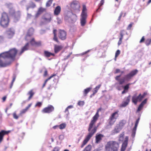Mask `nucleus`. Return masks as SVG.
I'll list each match as a JSON object with an SVG mask.
<instances>
[{
    "mask_svg": "<svg viewBox=\"0 0 151 151\" xmlns=\"http://www.w3.org/2000/svg\"><path fill=\"white\" fill-rule=\"evenodd\" d=\"M40 42H36L34 38H32L30 42L27 43L22 48L21 51L19 53V55H21L24 51L28 50L31 48V46L37 47L40 46Z\"/></svg>",
    "mask_w": 151,
    "mask_h": 151,
    "instance_id": "4",
    "label": "nucleus"
},
{
    "mask_svg": "<svg viewBox=\"0 0 151 151\" xmlns=\"http://www.w3.org/2000/svg\"><path fill=\"white\" fill-rule=\"evenodd\" d=\"M136 131V130L133 129L132 134V137H135Z\"/></svg>",
    "mask_w": 151,
    "mask_h": 151,
    "instance_id": "47",
    "label": "nucleus"
},
{
    "mask_svg": "<svg viewBox=\"0 0 151 151\" xmlns=\"http://www.w3.org/2000/svg\"><path fill=\"white\" fill-rule=\"evenodd\" d=\"M138 72V70L136 69L132 71L129 74L125 75L122 78V80H124V82L125 81H129L134 76L137 74Z\"/></svg>",
    "mask_w": 151,
    "mask_h": 151,
    "instance_id": "9",
    "label": "nucleus"
},
{
    "mask_svg": "<svg viewBox=\"0 0 151 151\" xmlns=\"http://www.w3.org/2000/svg\"><path fill=\"white\" fill-rule=\"evenodd\" d=\"M4 40V37L2 36H0V43Z\"/></svg>",
    "mask_w": 151,
    "mask_h": 151,
    "instance_id": "62",
    "label": "nucleus"
},
{
    "mask_svg": "<svg viewBox=\"0 0 151 151\" xmlns=\"http://www.w3.org/2000/svg\"><path fill=\"white\" fill-rule=\"evenodd\" d=\"M55 75H56L55 74H53V75H52V76H51L49 78H48L46 79L45 81V82L42 86V88H44V87L45 86L48 80H50L51 78H52L54 76H55Z\"/></svg>",
    "mask_w": 151,
    "mask_h": 151,
    "instance_id": "30",
    "label": "nucleus"
},
{
    "mask_svg": "<svg viewBox=\"0 0 151 151\" xmlns=\"http://www.w3.org/2000/svg\"><path fill=\"white\" fill-rule=\"evenodd\" d=\"M147 101V99H145L140 104V105L143 106L146 103Z\"/></svg>",
    "mask_w": 151,
    "mask_h": 151,
    "instance_id": "48",
    "label": "nucleus"
},
{
    "mask_svg": "<svg viewBox=\"0 0 151 151\" xmlns=\"http://www.w3.org/2000/svg\"><path fill=\"white\" fill-rule=\"evenodd\" d=\"M57 31V30L54 29L53 31V34L54 35V37H53V40L54 41H55L57 42H58V39L57 37V35L56 34V32Z\"/></svg>",
    "mask_w": 151,
    "mask_h": 151,
    "instance_id": "31",
    "label": "nucleus"
},
{
    "mask_svg": "<svg viewBox=\"0 0 151 151\" xmlns=\"http://www.w3.org/2000/svg\"><path fill=\"white\" fill-rule=\"evenodd\" d=\"M147 101V99H145L140 104V105L143 106L146 103Z\"/></svg>",
    "mask_w": 151,
    "mask_h": 151,
    "instance_id": "49",
    "label": "nucleus"
},
{
    "mask_svg": "<svg viewBox=\"0 0 151 151\" xmlns=\"http://www.w3.org/2000/svg\"><path fill=\"white\" fill-rule=\"evenodd\" d=\"M57 23L58 24H60L61 23L62 21L58 17L57 18Z\"/></svg>",
    "mask_w": 151,
    "mask_h": 151,
    "instance_id": "56",
    "label": "nucleus"
},
{
    "mask_svg": "<svg viewBox=\"0 0 151 151\" xmlns=\"http://www.w3.org/2000/svg\"><path fill=\"white\" fill-rule=\"evenodd\" d=\"M130 84V83H128L127 84L126 86H125L124 87V90H128L129 88V86Z\"/></svg>",
    "mask_w": 151,
    "mask_h": 151,
    "instance_id": "46",
    "label": "nucleus"
},
{
    "mask_svg": "<svg viewBox=\"0 0 151 151\" xmlns=\"http://www.w3.org/2000/svg\"><path fill=\"white\" fill-rule=\"evenodd\" d=\"M122 129L121 128L119 127V125H117L115 127L113 130V132L114 133L119 132Z\"/></svg>",
    "mask_w": 151,
    "mask_h": 151,
    "instance_id": "26",
    "label": "nucleus"
},
{
    "mask_svg": "<svg viewBox=\"0 0 151 151\" xmlns=\"http://www.w3.org/2000/svg\"><path fill=\"white\" fill-rule=\"evenodd\" d=\"M15 34V30L13 28L8 29L5 33L6 37L9 39L12 38Z\"/></svg>",
    "mask_w": 151,
    "mask_h": 151,
    "instance_id": "12",
    "label": "nucleus"
},
{
    "mask_svg": "<svg viewBox=\"0 0 151 151\" xmlns=\"http://www.w3.org/2000/svg\"><path fill=\"white\" fill-rule=\"evenodd\" d=\"M64 138V136L63 135H60L59 136V139L60 140H63Z\"/></svg>",
    "mask_w": 151,
    "mask_h": 151,
    "instance_id": "57",
    "label": "nucleus"
},
{
    "mask_svg": "<svg viewBox=\"0 0 151 151\" xmlns=\"http://www.w3.org/2000/svg\"><path fill=\"white\" fill-rule=\"evenodd\" d=\"M9 19L7 14L6 12H3L2 14L0 23L1 25L4 27H7L9 24Z\"/></svg>",
    "mask_w": 151,
    "mask_h": 151,
    "instance_id": "7",
    "label": "nucleus"
},
{
    "mask_svg": "<svg viewBox=\"0 0 151 151\" xmlns=\"http://www.w3.org/2000/svg\"><path fill=\"white\" fill-rule=\"evenodd\" d=\"M91 147V145H88L85 148L83 151H90Z\"/></svg>",
    "mask_w": 151,
    "mask_h": 151,
    "instance_id": "37",
    "label": "nucleus"
},
{
    "mask_svg": "<svg viewBox=\"0 0 151 151\" xmlns=\"http://www.w3.org/2000/svg\"><path fill=\"white\" fill-rule=\"evenodd\" d=\"M44 54L47 57H49L51 55H54L52 53L46 51L44 52Z\"/></svg>",
    "mask_w": 151,
    "mask_h": 151,
    "instance_id": "35",
    "label": "nucleus"
},
{
    "mask_svg": "<svg viewBox=\"0 0 151 151\" xmlns=\"http://www.w3.org/2000/svg\"><path fill=\"white\" fill-rule=\"evenodd\" d=\"M90 50H87V51L85 52H83V53L79 54V55H83L86 54L87 53H88V52H89L90 51Z\"/></svg>",
    "mask_w": 151,
    "mask_h": 151,
    "instance_id": "60",
    "label": "nucleus"
},
{
    "mask_svg": "<svg viewBox=\"0 0 151 151\" xmlns=\"http://www.w3.org/2000/svg\"><path fill=\"white\" fill-rule=\"evenodd\" d=\"M66 33L64 31L61 30H59L58 36L61 40H65L66 38Z\"/></svg>",
    "mask_w": 151,
    "mask_h": 151,
    "instance_id": "15",
    "label": "nucleus"
},
{
    "mask_svg": "<svg viewBox=\"0 0 151 151\" xmlns=\"http://www.w3.org/2000/svg\"><path fill=\"white\" fill-rule=\"evenodd\" d=\"M144 40H145L144 37L143 36L142 37V39H141V40H140L139 42L140 43L142 42H143L144 41Z\"/></svg>",
    "mask_w": 151,
    "mask_h": 151,
    "instance_id": "63",
    "label": "nucleus"
},
{
    "mask_svg": "<svg viewBox=\"0 0 151 151\" xmlns=\"http://www.w3.org/2000/svg\"><path fill=\"white\" fill-rule=\"evenodd\" d=\"M10 132V131H7L4 130H2L0 132V143H1L3 139V137L4 135L5 134H7Z\"/></svg>",
    "mask_w": 151,
    "mask_h": 151,
    "instance_id": "20",
    "label": "nucleus"
},
{
    "mask_svg": "<svg viewBox=\"0 0 151 151\" xmlns=\"http://www.w3.org/2000/svg\"><path fill=\"white\" fill-rule=\"evenodd\" d=\"M104 3V1L103 0H101L100 4L99 5V7L98 9H97L96 11L98 12L99 9H100V7Z\"/></svg>",
    "mask_w": 151,
    "mask_h": 151,
    "instance_id": "44",
    "label": "nucleus"
},
{
    "mask_svg": "<svg viewBox=\"0 0 151 151\" xmlns=\"http://www.w3.org/2000/svg\"><path fill=\"white\" fill-rule=\"evenodd\" d=\"M103 136V135L101 134H96V142L98 143L101 139L102 138Z\"/></svg>",
    "mask_w": 151,
    "mask_h": 151,
    "instance_id": "23",
    "label": "nucleus"
},
{
    "mask_svg": "<svg viewBox=\"0 0 151 151\" xmlns=\"http://www.w3.org/2000/svg\"><path fill=\"white\" fill-rule=\"evenodd\" d=\"M120 35L121 36V37H120V38H121L122 39H123V31H121L120 32Z\"/></svg>",
    "mask_w": 151,
    "mask_h": 151,
    "instance_id": "61",
    "label": "nucleus"
},
{
    "mask_svg": "<svg viewBox=\"0 0 151 151\" xmlns=\"http://www.w3.org/2000/svg\"><path fill=\"white\" fill-rule=\"evenodd\" d=\"M70 6L73 12L76 13H78L80 12V5L77 1L73 0L70 3Z\"/></svg>",
    "mask_w": 151,
    "mask_h": 151,
    "instance_id": "8",
    "label": "nucleus"
},
{
    "mask_svg": "<svg viewBox=\"0 0 151 151\" xmlns=\"http://www.w3.org/2000/svg\"><path fill=\"white\" fill-rule=\"evenodd\" d=\"M59 149L58 147L55 148L53 150V151H59Z\"/></svg>",
    "mask_w": 151,
    "mask_h": 151,
    "instance_id": "64",
    "label": "nucleus"
},
{
    "mask_svg": "<svg viewBox=\"0 0 151 151\" xmlns=\"http://www.w3.org/2000/svg\"><path fill=\"white\" fill-rule=\"evenodd\" d=\"M101 84L97 86H96V87L94 89V90L93 91V95H94L96 93L98 90L100 88L101 86Z\"/></svg>",
    "mask_w": 151,
    "mask_h": 151,
    "instance_id": "32",
    "label": "nucleus"
},
{
    "mask_svg": "<svg viewBox=\"0 0 151 151\" xmlns=\"http://www.w3.org/2000/svg\"><path fill=\"white\" fill-rule=\"evenodd\" d=\"M27 94L29 95L30 96L28 98V100H29L32 98L33 95L34 94V93L32 91V90H30L27 93Z\"/></svg>",
    "mask_w": 151,
    "mask_h": 151,
    "instance_id": "34",
    "label": "nucleus"
},
{
    "mask_svg": "<svg viewBox=\"0 0 151 151\" xmlns=\"http://www.w3.org/2000/svg\"><path fill=\"white\" fill-rule=\"evenodd\" d=\"M151 42V40L150 39H147L145 41V44L147 46L149 45Z\"/></svg>",
    "mask_w": 151,
    "mask_h": 151,
    "instance_id": "41",
    "label": "nucleus"
},
{
    "mask_svg": "<svg viewBox=\"0 0 151 151\" xmlns=\"http://www.w3.org/2000/svg\"><path fill=\"white\" fill-rule=\"evenodd\" d=\"M143 107V106H141V105H140V104L138 108V109L137 110V111H140L142 109Z\"/></svg>",
    "mask_w": 151,
    "mask_h": 151,
    "instance_id": "54",
    "label": "nucleus"
},
{
    "mask_svg": "<svg viewBox=\"0 0 151 151\" xmlns=\"http://www.w3.org/2000/svg\"><path fill=\"white\" fill-rule=\"evenodd\" d=\"M61 11V7L60 6H57L54 11V13L55 15H58L60 13Z\"/></svg>",
    "mask_w": 151,
    "mask_h": 151,
    "instance_id": "24",
    "label": "nucleus"
},
{
    "mask_svg": "<svg viewBox=\"0 0 151 151\" xmlns=\"http://www.w3.org/2000/svg\"><path fill=\"white\" fill-rule=\"evenodd\" d=\"M147 101V99H145L140 104V105L143 106L146 103Z\"/></svg>",
    "mask_w": 151,
    "mask_h": 151,
    "instance_id": "50",
    "label": "nucleus"
},
{
    "mask_svg": "<svg viewBox=\"0 0 151 151\" xmlns=\"http://www.w3.org/2000/svg\"><path fill=\"white\" fill-rule=\"evenodd\" d=\"M15 79H16V76H14L13 77V79H12V83H11V86H10V88H11L12 85H13V83H14V81L15 80Z\"/></svg>",
    "mask_w": 151,
    "mask_h": 151,
    "instance_id": "51",
    "label": "nucleus"
},
{
    "mask_svg": "<svg viewBox=\"0 0 151 151\" xmlns=\"http://www.w3.org/2000/svg\"><path fill=\"white\" fill-rule=\"evenodd\" d=\"M125 123L126 121L125 120H122L119 122V124L117 125H119V127H121L122 129V127L124 126Z\"/></svg>",
    "mask_w": 151,
    "mask_h": 151,
    "instance_id": "33",
    "label": "nucleus"
},
{
    "mask_svg": "<svg viewBox=\"0 0 151 151\" xmlns=\"http://www.w3.org/2000/svg\"><path fill=\"white\" fill-rule=\"evenodd\" d=\"M87 16L81 15V18L80 19V23L82 26H84L86 23V19Z\"/></svg>",
    "mask_w": 151,
    "mask_h": 151,
    "instance_id": "18",
    "label": "nucleus"
},
{
    "mask_svg": "<svg viewBox=\"0 0 151 151\" xmlns=\"http://www.w3.org/2000/svg\"><path fill=\"white\" fill-rule=\"evenodd\" d=\"M86 6L85 5H83L82 11L81 15L87 16V13L86 12Z\"/></svg>",
    "mask_w": 151,
    "mask_h": 151,
    "instance_id": "28",
    "label": "nucleus"
},
{
    "mask_svg": "<svg viewBox=\"0 0 151 151\" xmlns=\"http://www.w3.org/2000/svg\"><path fill=\"white\" fill-rule=\"evenodd\" d=\"M99 110L97 111L95 115L93 116V119L91 120L90 124H89L88 131L89 132L88 135L92 137L94 134L96 132L97 127V126L95 125V124L99 117L98 114Z\"/></svg>",
    "mask_w": 151,
    "mask_h": 151,
    "instance_id": "2",
    "label": "nucleus"
},
{
    "mask_svg": "<svg viewBox=\"0 0 151 151\" xmlns=\"http://www.w3.org/2000/svg\"><path fill=\"white\" fill-rule=\"evenodd\" d=\"M119 147L118 143L115 141H110L107 143L105 149L107 151H118Z\"/></svg>",
    "mask_w": 151,
    "mask_h": 151,
    "instance_id": "6",
    "label": "nucleus"
},
{
    "mask_svg": "<svg viewBox=\"0 0 151 151\" xmlns=\"http://www.w3.org/2000/svg\"><path fill=\"white\" fill-rule=\"evenodd\" d=\"M54 107L51 105H49L48 106L43 109L42 112L44 113H50L54 110Z\"/></svg>",
    "mask_w": 151,
    "mask_h": 151,
    "instance_id": "14",
    "label": "nucleus"
},
{
    "mask_svg": "<svg viewBox=\"0 0 151 151\" xmlns=\"http://www.w3.org/2000/svg\"><path fill=\"white\" fill-rule=\"evenodd\" d=\"M145 95V93L142 95L140 93L137 96L136 94H135L132 97V102L135 104H136L138 101L140 102L142 100Z\"/></svg>",
    "mask_w": 151,
    "mask_h": 151,
    "instance_id": "10",
    "label": "nucleus"
},
{
    "mask_svg": "<svg viewBox=\"0 0 151 151\" xmlns=\"http://www.w3.org/2000/svg\"><path fill=\"white\" fill-rule=\"evenodd\" d=\"M128 144V138L126 137L125 139L122 144V147L121 149V151H124L126 147H127Z\"/></svg>",
    "mask_w": 151,
    "mask_h": 151,
    "instance_id": "19",
    "label": "nucleus"
},
{
    "mask_svg": "<svg viewBox=\"0 0 151 151\" xmlns=\"http://www.w3.org/2000/svg\"><path fill=\"white\" fill-rule=\"evenodd\" d=\"M118 111H116L113 113L110 117L109 119V124L113 125L115 122L117 118L119 116Z\"/></svg>",
    "mask_w": 151,
    "mask_h": 151,
    "instance_id": "11",
    "label": "nucleus"
},
{
    "mask_svg": "<svg viewBox=\"0 0 151 151\" xmlns=\"http://www.w3.org/2000/svg\"><path fill=\"white\" fill-rule=\"evenodd\" d=\"M120 52L119 50H118L116 52L115 55V60H116V58L118 56V55L120 54Z\"/></svg>",
    "mask_w": 151,
    "mask_h": 151,
    "instance_id": "45",
    "label": "nucleus"
},
{
    "mask_svg": "<svg viewBox=\"0 0 151 151\" xmlns=\"http://www.w3.org/2000/svg\"><path fill=\"white\" fill-rule=\"evenodd\" d=\"M53 0H49L48 1L46 4V6L47 7H49L50 6V5L52 4Z\"/></svg>",
    "mask_w": 151,
    "mask_h": 151,
    "instance_id": "42",
    "label": "nucleus"
},
{
    "mask_svg": "<svg viewBox=\"0 0 151 151\" xmlns=\"http://www.w3.org/2000/svg\"><path fill=\"white\" fill-rule=\"evenodd\" d=\"M42 104V103L41 102H37V104L35 105V107H36L37 106H38L39 107L41 106Z\"/></svg>",
    "mask_w": 151,
    "mask_h": 151,
    "instance_id": "55",
    "label": "nucleus"
},
{
    "mask_svg": "<svg viewBox=\"0 0 151 151\" xmlns=\"http://www.w3.org/2000/svg\"><path fill=\"white\" fill-rule=\"evenodd\" d=\"M45 10V9L42 8V7L40 8L37 13L35 15V17L37 18Z\"/></svg>",
    "mask_w": 151,
    "mask_h": 151,
    "instance_id": "22",
    "label": "nucleus"
},
{
    "mask_svg": "<svg viewBox=\"0 0 151 151\" xmlns=\"http://www.w3.org/2000/svg\"><path fill=\"white\" fill-rule=\"evenodd\" d=\"M132 23H131L128 26V27L127 28V30H129V29H130L131 28V27L132 26Z\"/></svg>",
    "mask_w": 151,
    "mask_h": 151,
    "instance_id": "58",
    "label": "nucleus"
},
{
    "mask_svg": "<svg viewBox=\"0 0 151 151\" xmlns=\"http://www.w3.org/2000/svg\"><path fill=\"white\" fill-rule=\"evenodd\" d=\"M26 6L27 10L28 11L30 8H34L35 7H36V5L32 2H30L29 4V5H27Z\"/></svg>",
    "mask_w": 151,
    "mask_h": 151,
    "instance_id": "25",
    "label": "nucleus"
},
{
    "mask_svg": "<svg viewBox=\"0 0 151 151\" xmlns=\"http://www.w3.org/2000/svg\"><path fill=\"white\" fill-rule=\"evenodd\" d=\"M34 29L32 28H30L28 30L27 35L26 37V39L27 40V38L28 37L31 36L33 34Z\"/></svg>",
    "mask_w": 151,
    "mask_h": 151,
    "instance_id": "21",
    "label": "nucleus"
},
{
    "mask_svg": "<svg viewBox=\"0 0 151 151\" xmlns=\"http://www.w3.org/2000/svg\"><path fill=\"white\" fill-rule=\"evenodd\" d=\"M64 18L66 22L70 23L74 22L77 19L76 14H73L71 11H66L65 12Z\"/></svg>",
    "mask_w": 151,
    "mask_h": 151,
    "instance_id": "3",
    "label": "nucleus"
},
{
    "mask_svg": "<svg viewBox=\"0 0 151 151\" xmlns=\"http://www.w3.org/2000/svg\"><path fill=\"white\" fill-rule=\"evenodd\" d=\"M130 96L129 95L127 97L125 98L124 100L122 102L121 105L122 107H125L129 104L130 101Z\"/></svg>",
    "mask_w": 151,
    "mask_h": 151,
    "instance_id": "17",
    "label": "nucleus"
},
{
    "mask_svg": "<svg viewBox=\"0 0 151 151\" xmlns=\"http://www.w3.org/2000/svg\"><path fill=\"white\" fill-rule=\"evenodd\" d=\"M59 126V128L60 129H63L65 128L66 126V124L65 123H62Z\"/></svg>",
    "mask_w": 151,
    "mask_h": 151,
    "instance_id": "38",
    "label": "nucleus"
},
{
    "mask_svg": "<svg viewBox=\"0 0 151 151\" xmlns=\"http://www.w3.org/2000/svg\"><path fill=\"white\" fill-rule=\"evenodd\" d=\"M92 137L87 135L86 136L85 139L84 140L83 142V143L85 145L89 141L90 139Z\"/></svg>",
    "mask_w": 151,
    "mask_h": 151,
    "instance_id": "29",
    "label": "nucleus"
},
{
    "mask_svg": "<svg viewBox=\"0 0 151 151\" xmlns=\"http://www.w3.org/2000/svg\"><path fill=\"white\" fill-rule=\"evenodd\" d=\"M13 116L14 118L15 119H17L18 118V116L16 115L15 112L13 113Z\"/></svg>",
    "mask_w": 151,
    "mask_h": 151,
    "instance_id": "52",
    "label": "nucleus"
},
{
    "mask_svg": "<svg viewBox=\"0 0 151 151\" xmlns=\"http://www.w3.org/2000/svg\"><path fill=\"white\" fill-rule=\"evenodd\" d=\"M32 17V15L31 14L29 13H27V16L26 17V19L27 20H28L30 19Z\"/></svg>",
    "mask_w": 151,
    "mask_h": 151,
    "instance_id": "43",
    "label": "nucleus"
},
{
    "mask_svg": "<svg viewBox=\"0 0 151 151\" xmlns=\"http://www.w3.org/2000/svg\"><path fill=\"white\" fill-rule=\"evenodd\" d=\"M91 89V87L86 88V89H84V93L86 94H87L90 91Z\"/></svg>",
    "mask_w": 151,
    "mask_h": 151,
    "instance_id": "39",
    "label": "nucleus"
},
{
    "mask_svg": "<svg viewBox=\"0 0 151 151\" xmlns=\"http://www.w3.org/2000/svg\"><path fill=\"white\" fill-rule=\"evenodd\" d=\"M62 48V47L61 46L55 45L54 46L55 52V53H58Z\"/></svg>",
    "mask_w": 151,
    "mask_h": 151,
    "instance_id": "27",
    "label": "nucleus"
},
{
    "mask_svg": "<svg viewBox=\"0 0 151 151\" xmlns=\"http://www.w3.org/2000/svg\"><path fill=\"white\" fill-rule=\"evenodd\" d=\"M26 0H22L19 3V4L22 6H25L26 4Z\"/></svg>",
    "mask_w": 151,
    "mask_h": 151,
    "instance_id": "36",
    "label": "nucleus"
},
{
    "mask_svg": "<svg viewBox=\"0 0 151 151\" xmlns=\"http://www.w3.org/2000/svg\"><path fill=\"white\" fill-rule=\"evenodd\" d=\"M122 39L121 38H119V42H118V45L119 46L121 44Z\"/></svg>",
    "mask_w": 151,
    "mask_h": 151,
    "instance_id": "59",
    "label": "nucleus"
},
{
    "mask_svg": "<svg viewBox=\"0 0 151 151\" xmlns=\"http://www.w3.org/2000/svg\"><path fill=\"white\" fill-rule=\"evenodd\" d=\"M78 104L79 106H83L84 104V102L83 101H80L78 102Z\"/></svg>",
    "mask_w": 151,
    "mask_h": 151,
    "instance_id": "53",
    "label": "nucleus"
},
{
    "mask_svg": "<svg viewBox=\"0 0 151 151\" xmlns=\"http://www.w3.org/2000/svg\"><path fill=\"white\" fill-rule=\"evenodd\" d=\"M7 6L9 8V14L13 16H14V20L15 22H16L19 19L21 13L20 11H18L16 13L13 7L12 4L10 3H7L6 4Z\"/></svg>",
    "mask_w": 151,
    "mask_h": 151,
    "instance_id": "5",
    "label": "nucleus"
},
{
    "mask_svg": "<svg viewBox=\"0 0 151 151\" xmlns=\"http://www.w3.org/2000/svg\"><path fill=\"white\" fill-rule=\"evenodd\" d=\"M27 109L25 108V109H22L20 112L19 115H21L22 114H24L27 110Z\"/></svg>",
    "mask_w": 151,
    "mask_h": 151,
    "instance_id": "40",
    "label": "nucleus"
},
{
    "mask_svg": "<svg viewBox=\"0 0 151 151\" xmlns=\"http://www.w3.org/2000/svg\"><path fill=\"white\" fill-rule=\"evenodd\" d=\"M124 83V80H122L121 81L115 83L114 84V86L118 90H121L122 89V88L123 87L121 85H122Z\"/></svg>",
    "mask_w": 151,
    "mask_h": 151,
    "instance_id": "16",
    "label": "nucleus"
},
{
    "mask_svg": "<svg viewBox=\"0 0 151 151\" xmlns=\"http://www.w3.org/2000/svg\"><path fill=\"white\" fill-rule=\"evenodd\" d=\"M42 19L45 24L49 23L51 20V16L49 14H46L42 16Z\"/></svg>",
    "mask_w": 151,
    "mask_h": 151,
    "instance_id": "13",
    "label": "nucleus"
},
{
    "mask_svg": "<svg viewBox=\"0 0 151 151\" xmlns=\"http://www.w3.org/2000/svg\"><path fill=\"white\" fill-rule=\"evenodd\" d=\"M17 52L15 48L10 49L9 51L5 52L0 54V67H5L10 63V62L5 60V59H13Z\"/></svg>",
    "mask_w": 151,
    "mask_h": 151,
    "instance_id": "1",
    "label": "nucleus"
}]
</instances>
